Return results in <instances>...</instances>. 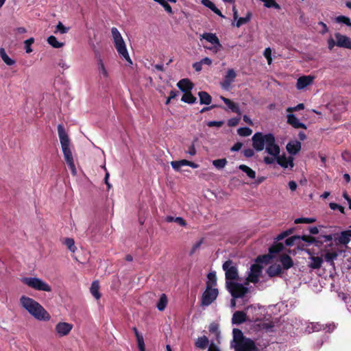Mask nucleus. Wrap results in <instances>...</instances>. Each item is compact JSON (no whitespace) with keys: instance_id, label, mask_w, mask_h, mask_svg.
Masks as SVG:
<instances>
[{"instance_id":"28","label":"nucleus","mask_w":351,"mask_h":351,"mask_svg":"<svg viewBox=\"0 0 351 351\" xmlns=\"http://www.w3.org/2000/svg\"><path fill=\"white\" fill-rule=\"evenodd\" d=\"M281 271L282 269L280 265L276 264L269 266L267 270V273L270 277L278 276L281 274Z\"/></svg>"},{"instance_id":"20","label":"nucleus","mask_w":351,"mask_h":351,"mask_svg":"<svg viewBox=\"0 0 351 351\" xmlns=\"http://www.w3.org/2000/svg\"><path fill=\"white\" fill-rule=\"evenodd\" d=\"M287 123L295 128H306V125L301 123L300 120L293 114H289L287 115Z\"/></svg>"},{"instance_id":"18","label":"nucleus","mask_w":351,"mask_h":351,"mask_svg":"<svg viewBox=\"0 0 351 351\" xmlns=\"http://www.w3.org/2000/svg\"><path fill=\"white\" fill-rule=\"evenodd\" d=\"M201 37H202V38L205 39L210 43L218 47L219 48H221L222 47L221 45L220 44L218 37L216 36L215 34L204 33L202 35H201Z\"/></svg>"},{"instance_id":"35","label":"nucleus","mask_w":351,"mask_h":351,"mask_svg":"<svg viewBox=\"0 0 351 351\" xmlns=\"http://www.w3.org/2000/svg\"><path fill=\"white\" fill-rule=\"evenodd\" d=\"M167 295L165 293H162L159 299V301L156 304V307L160 311H162L165 309L167 304Z\"/></svg>"},{"instance_id":"30","label":"nucleus","mask_w":351,"mask_h":351,"mask_svg":"<svg viewBox=\"0 0 351 351\" xmlns=\"http://www.w3.org/2000/svg\"><path fill=\"white\" fill-rule=\"evenodd\" d=\"M280 261L285 269L291 268L293 265L291 258L287 254L282 255L280 256Z\"/></svg>"},{"instance_id":"6","label":"nucleus","mask_w":351,"mask_h":351,"mask_svg":"<svg viewBox=\"0 0 351 351\" xmlns=\"http://www.w3.org/2000/svg\"><path fill=\"white\" fill-rule=\"evenodd\" d=\"M218 289L216 288H212L210 282H207L206 289L203 293L201 300V304L202 306L210 305L217 297Z\"/></svg>"},{"instance_id":"47","label":"nucleus","mask_w":351,"mask_h":351,"mask_svg":"<svg viewBox=\"0 0 351 351\" xmlns=\"http://www.w3.org/2000/svg\"><path fill=\"white\" fill-rule=\"evenodd\" d=\"M204 243V239L202 238L199 241H198L197 242H196L192 247L191 251H190V253L189 254L191 256L193 255L199 247L200 246L202 245V243Z\"/></svg>"},{"instance_id":"4","label":"nucleus","mask_w":351,"mask_h":351,"mask_svg":"<svg viewBox=\"0 0 351 351\" xmlns=\"http://www.w3.org/2000/svg\"><path fill=\"white\" fill-rule=\"evenodd\" d=\"M111 33L113 38L115 48L119 56L125 60L130 64H132V61L128 52L125 43L121 35V33L117 27H112Z\"/></svg>"},{"instance_id":"62","label":"nucleus","mask_w":351,"mask_h":351,"mask_svg":"<svg viewBox=\"0 0 351 351\" xmlns=\"http://www.w3.org/2000/svg\"><path fill=\"white\" fill-rule=\"evenodd\" d=\"M242 146H243L242 143L237 142L231 147V151L237 152L241 149Z\"/></svg>"},{"instance_id":"13","label":"nucleus","mask_w":351,"mask_h":351,"mask_svg":"<svg viewBox=\"0 0 351 351\" xmlns=\"http://www.w3.org/2000/svg\"><path fill=\"white\" fill-rule=\"evenodd\" d=\"M335 36L337 40V46L339 47L346 48L351 49V38L342 35L339 33H336Z\"/></svg>"},{"instance_id":"15","label":"nucleus","mask_w":351,"mask_h":351,"mask_svg":"<svg viewBox=\"0 0 351 351\" xmlns=\"http://www.w3.org/2000/svg\"><path fill=\"white\" fill-rule=\"evenodd\" d=\"M315 79L312 75H304L299 77L297 80L296 87L298 90H302L307 86L311 84Z\"/></svg>"},{"instance_id":"61","label":"nucleus","mask_w":351,"mask_h":351,"mask_svg":"<svg viewBox=\"0 0 351 351\" xmlns=\"http://www.w3.org/2000/svg\"><path fill=\"white\" fill-rule=\"evenodd\" d=\"M223 124V122L222 121H209L208 123V126L209 127H221Z\"/></svg>"},{"instance_id":"45","label":"nucleus","mask_w":351,"mask_h":351,"mask_svg":"<svg viewBox=\"0 0 351 351\" xmlns=\"http://www.w3.org/2000/svg\"><path fill=\"white\" fill-rule=\"evenodd\" d=\"M237 132L241 136H249L252 134V130L249 128H240L238 129Z\"/></svg>"},{"instance_id":"40","label":"nucleus","mask_w":351,"mask_h":351,"mask_svg":"<svg viewBox=\"0 0 351 351\" xmlns=\"http://www.w3.org/2000/svg\"><path fill=\"white\" fill-rule=\"evenodd\" d=\"M48 43L54 48H60L64 45V43L58 41L54 36H50L47 38Z\"/></svg>"},{"instance_id":"56","label":"nucleus","mask_w":351,"mask_h":351,"mask_svg":"<svg viewBox=\"0 0 351 351\" xmlns=\"http://www.w3.org/2000/svg\"><path fill=\"white\" fill-rule=\"evenodd\" d=\"M243 155L246 158H250V157H252L254 155V150L252 149H250V148L245 149L243 151Z\"/></svg>"},{"instance_id":"44","label":"nucleus","mask_w":351,"mask_h":351,"mask_svg":"<svg viewBox=\"0 0 351 351\" xmlns=\"http://www.w3.org/2000/svg\"><path fill=\"white\" fill-rule=\"evenodd\" d=\"M64 244L71 252H74L75 251L76 247L75 246V241L73 239L66 238L64 241Z\"/></svg>"},{"instance_id":"59","label":"nucleus","mask_w":351,"mask_h":351,"mask_svg":"<svg viewBox=\"0 0 351 351\" xmlns=\"http://www.w3.org/2000/svg\"><path fill=\"white\" fill-rule=\"evenodd\" d=\"M263 161L265 164L267 165H271L273 164L275 161H276V159L275 158V157L274 156H271V157H269V156H265L263 158Z\"/></svg>"},{"instance_id":"17","label":"nucleus","mask_w":351,"mask_h":351,"mask_svg":"<svg viewBox=\"0 0 351 351\" xmlns=\"http://www.w3.org/2000/svg\"><path fill=\"white\" fill-rule=\"evenodd\" d=\"M287 150L291 155H295L301 149V143L298 141H293L287 143Z\"/></svg>"},{"instance_id":"39","label":"nucleus","mask_w":351,"mask_h":351,"mask_svg":"<svg viewBox=\"0 0 351 351\" xmlns=\"http://www.w3.org/2000/svg\"><path fill=\"white\" fill-rule=\"evenodd\" d=\"M208 344V339L206 336H202L201 337H199L196 342L195 346L201 349H204Z\"/></svg>"},{"instance_id":"21","label":"nucleus","mask_w":351,"mask_h":351,"mask_svg":"<svg viewBox=\"0 0 351 351\" xmlns=\"http://www.w3.org/2000/svg\"><path fill=\"white\" fill-rule=\"evenodd\" d=\"M308 266L313 269H319L323 263V258L319 256H311Z\"/></svg>"},{"instance_id":"2","label":"nucleus","mask_w":351,"mask_h":351,"mask_svg":"<svg viewBox=\"0 0 351 351\" xmlns=\"http://www.w3.org/2000/svg\"><path fill=\"white\" fill-rule=\"evenodd\" d=\"M21 305L36 319L38 321H49L51 319L49 313L44 307L34 299L23 295L20 298Z\"/></svg>"},{"instance_id":"8","label":"nucleus","mask_w":351,"mask_h":351,"mask_svg":"<svg viewBox=\"0 0 351 351\" xmlns=\"http://www.w3.org/2000/svg\"><path fill=\"white\" fill-rule=\"evenodd\" d=\"M265 152L271 156L275 157V158L280 155V149L276 143V139L273 134L271 136H269L267 138Z\"/></svg>"},{"instance_id":"52","label":"nucleus","mask_w":351,"mask_h":351,"mask_svg":"<svg viewBox=\"0 0 351 351\" xmlns=\"http://www.w3.org/2000/svg\"><path fill=\"white\" fill-rule=\"evenodd\" d=\"M136 339H137L138 346L140 351H145L143 337L138 336V338Z\"/></svg>"},{"instance_id":"33","label":"nucleus","mask_w":351,"mask_h":351,"mask_svg":"<svg viewBox=\"0 0 351 351\" xmlns=\"http://www.w3.org/2000/svg\"><path fill=\"white\" fill-rule=\"evenodd\" d=\"M337 240L338 243L340 244L347 245L350 241V237L348 230L342 231Z\"/></svg>"},{"instance_id":"31","label":"nucleus","mask_w":351,"mask_h":351,"mask_svg":"<svg viewBox=\"0 0 351 351\" xmlns=\"http://www.w3.org/2000/svg\"><path fill=\"white\" fill-rule=\"evenodd\" d=\"M90 291L95 299L99 300L101 298V294L99 293V284L98 281L95 280L92 282Z\"/></svg>"},{"instance_id":"36","label":"nucleus","mask_w":351,"mask_h":351,"mask_svg":"<svg viewBox=\"0 0 351 351\" xmlns=\"http://www.w3.org/2000/svg\"><path fill=\"white\" fill-rule=\"evenodd\" d=\"M0 56L7 65L12 66L15 64V61L7 55L3 48L0 49Z\"/></svg>"},{"instance_id":"11","label":"nucleus","mask_w":351,"mask_h":351,"mask_svg":"<svg viewBox=\"0 0 351 351\" xmlns=\"http://www.w3.org/2000/svg\"><path fill=\"white\" fill-rule=\"evenodd\" d=\"M283 247L284 246L282 243H277L276 245L271 246L269 247V254L257 257L256 261L261 263L267 262L269 259L274 257V254H277L280 252L281 250H282Z\"/></svg>"},{"instance_id":"58","label":"nucleus","mask_w":351,"mask_h":351,"mask_svg":"<svg viewBox=\"0 0 351 351\" xmlns=\"http://www.w3.org/2000/svg\"><path fill=\"white\" fill-rule=\"evenodd\" d=\"M208 278L209 281L212 282V284L210 282L211 286L213 285H215L216 284L217 278H216V275L215 273H209L208 274Z\"/></svg>"},{"instance_id":"37","label":"nucleus","mask_w":351,"mask_h":351,"mask_svg":"<svg viewBox=\"0 0 351 351\" xmlns=\"http://www.w3.org/2000/svg\"><path fill=\"white\" fill-rule=\"evenodd\" d=\"M165 221L169 223L176 222L180 225L181 226H185L186 225L185 220L180 217H173L172 216H167L165 218Z\"/></svg>"},{"instance_id":"57","label":"nucleus","mask_w":351,"mask_h":351,"mask_svg":"<svg viewBox=\"0 0 351 351\" xmlns=\"http://www.w3.org/2000/svg\"><path fill=\"white\" fill-rule=\"evenodd\" d=\"M171 165L172 168L177 171H180V168L182 167V165L179 162V160L172 161L171 162Z\"/></svg>"},{"instance_id":"50","label":"nucleus","mask_w":351,"mask_h":351,"mask_svg":"<svg viewBox=\"0 0 351 351\" xmlns=\"http://www.w3.org/2000/svg\"><path fill=\"white\" fill-rule=\"evenodd\" d=\"M315 221V219L314 218H298L295 220V223H311Z\"/></svg>"},{"instance_id":"38","label":"nucleus","mask_w":351,"mask_h":351,"mask_svg":"<svg viewBox=\"0 0 351 351\" xmlns=\"http://www.w3.org/2000/svg\"><path fill=\"white\" fill-rule=\"evenodd\" d=\"M182 101L187 103V104H194L197 99L194 97L191 91L185 93L181 98Z\"/></svg>"},{"instance_id":"55","label":"nucleus","mask_w":351,"mask_h":351,"mask_svg":"<svg viewBox=\"0 0 351 351\" xmlns=\"http://www.w3.org/2000/svg\"><path fill=\"white\" fill-rule=\"evenodd\" d=\"M301 239L302 241H304L306 243H313L316 242V239L315 237H313L311 236L303 235L301 237Z\"/></svg>"},{"instance_id":"60","label":"nucleus","mask_w":351,"mask_h":351,"mask_svg":"<svg viewBox=\"0 0 351 351\" xmlns=\"http://www.w3.org/2000/svg\"><path fill=\"white\" fill-rule=\"evenodd\" d=\"M239 118H232L228 120V125L230 127L236 126L239 121Z\"/></svg>"},{"instance_id":"51","label":"nucleus","mask_w":351,"mask_h":351,"mask_svg":"<svg viewBox=\"0 0 351 351\" xmlns=\"http://www.w3.org/2000/svg\"><path fill=\"white\" fill-rule=\"evenodd\" d=\"M69 27H66L61 22H59L56 26V30L60 34H65L69 31Z\"/></svg>"},{"instance_id":"42","label":"nucleus","mask_w":351,"mask_h":351,"mask_svg":"<svg viewBox=\"0 0 351 351\" xmlns=\"http://www.w3.org/2000/svg\"><path fill=\"white\" fill-rule=\"evenodd\" d=\"M213 165L218 169H221L227 165L228 161L226 158L214 160L212 162Z\"/></svg>"},{"instance_id":"22","label":"nucleus","mask_w":351,"mask_h":351,"mask_svg":"<svg viewBox=\"0 0 351 351\" xmlns=\"http://www.w3.org/2000/svg\"><path fill=\"white\" fill-rule=\"evenodd\" d=\"M220 98L226 104V105L228 106V108L230 110H231L232 112H234L238 114H241V112L240 108L237 104H235L234 102L231 101L230 99H228L223 96H221Z\"/></svg>"},{"instance_id":"48","label":"nucleus","mask_w":351,"mask_h":351,"mask_svg":"<svg viewBox=\"0 0 351 351\" xmlns=\"http://www.w3.org/2000/svg\"><path fill=\"white\" fill-rule=\"evenodd\" d=\"M336 21L338 23H343L351 27V21L348 17L340 16L336 18Z\"/></svg>"},{"instance_id":"26","label":"nucleus","mask_w":351,"mask_h":351,"mask_svg":"<svg viewBox=\"0 0 351 351\" xmlns=\"http://www.w3.org/2000/svg\"><path fill=\"white\" fill-rule=\"evenodd\" d=\"M233 334V341L235 345H239L243 340L246 337L243 336L242 331L238 328H234L232 330Z\"/></svg>"},{"instance_id":"27","label":"nucleus","mask_w":351,"mask_h":351,"mask_svg":"<svg viewBox=\"0 0 351 351\" xmlns=\"http://www.w3.org/2000/svg\"><path fill=\"white\" fill-rule=\"evenodd\" d=\"M97 66H98V72L100 77L107 79L109 76L108 72L106 69L103 60L99 58L97 60Z\"/></svg>"},{"instance_id":"3","label":"nucleus","mask_w":351,"mask_h":351,"mask_svg":"<svg viewBox=\"0 0 351 351\" xmlns=\"http://www.w3.org/2000/svg\"><path fill=\"white\" fill-rule=\"evenodd\" d=\"M58 133L64 160L69 168L71 169L72 174L75 176L77 171L71 149V141L64 126L61 124L58 125Z\"/></svg>"},{"instance_id":"19","label":"nucleus","mask_w":351,"mask_h":351,"mask_svg":"<svg viewBox=\"0 0 351 351\" xmlns=\"http://www.w3.org/2000/svg\"><path fill=\"white\" fill-rule=\"evenodd\" d=\"M178 87L184 93L189 92L193 88V83L187 78L182 79L177 84Z\"/></svg>"},{"instance_id":"9","label":"nucleus","mask_w":351,"mask_h":351,"mask_svg":"<svg viewBox=\"0 0 351 351\" xmlns=\"http://www.w3.org/2000/svg\"><path fill=\"white\" fill-rule=\"evenodd\" d=\"M262 266L258 264H253L250 267V270L248 274V276L247 278V282H245V285H248V282L252 283H256L259 280V277L262 273Z\"/></svg>"},{"instance_id":"16","label":"nucleus","mask_w":351,"mask_h":351,"mask_svg":"<svg viewBox=\"0 0 351 351\" xmlns=\"http://www.w3.org/2000/svg\"><path fill=\"white\" fill-rule=\"evenodd\" d=\"M236 76L237 74L234 69H228L226 75H225L223 82L221 83L222 88L224 89H228L230 84L234 82Z\"/></svg>"},{"instance_id":"41","label":"nucleus","mask_w":351,"mask_h":351,"mask_svg":"<svg viewBox=\"0 0 351 351\" xmlns=\"http://www.w3.org/2000/svg\"><path fill=\"white\" fill-rule=\"evenodd\" d=\"M264 3V5L268 8H275L276 10H280V5L276 2L275 0H260Z\"/></svg>"},{"instance_id":"34","label":"nucleus","mask_w":351,"mask_h":351,"mask_svg":"<svg viewBox=\"0 0 351 351\" xmlns=\"http://www.w3.org/2000/svg\"><path fill=\"white\" fill-rule=\"evenodd\" d=\"M239 169L246 173V175L251 179L256 178V172L245 165H240Z\"/></svg>"},{"instance_id":"7","label":"nucleus","mask_w":351,"mask_h":351,"mask_svg":"<svg viewBox=\"0 0 351 351\" xmlns=\"http://www.w3.org/2000/svg\"><path fill=\"white\" fill-rule=\"evenodd\" d=\"M271 135L270 133L263 134L261 132H256L252 138L254 149L257 152L263 150L267 144V138Z\"/></svg>"},{"instance_id":"63","label":"nucleus","mask_w":351,"mask_h":351,"mask_svg":"<svg viewBox=\"0 0 351 351\" xmlns=\"http://www.w3.org/2000/svg\"><path fill=\"white\" fill-rule=\"evenodd\" d=\"M186 153L191 156H195L196 154V149L194 145H191L189 147Z\"/></svg>"},{"instance_id":"25","label":"nucleus","mask_w":351,"mask_h":351,"mask_svg":"<svg viewBox=\"0 0 351 351\" xmlns=\"http://www.w3.org/2000/svg\"><path fill=\"white\" fill-rule=\"evenodd\" d=\"M339 254L337 251H326L324 258V260L330 265H334V261L337 259Z\"/></svg>"},{"instance_id":"14","label":"nucleus","mask_w":351,"mask_h":351,"mask_svg":"<svg viewBox=\"0 0 351 351\" xmlns=\"http://www.w3.org/2000/svg\"><path fill=\"white\" fill-rule=\"evenodd\" d=\"M73 328V325L67 322H59L56 326V331L60 337L67 335Z\"/></svg>"},{"instance_id":"53","label":"nucleus","mask_w":351,"mask_h":351,"mask_svg":"<svg viewBox=\"0 0 351 351\" xmlns=\"http://www.w3.org/2000/svg\"><path fill=\"white\" fill-rule=\"evenodd\" d=\"M329 206L332 210L338 209L341 213H344V208L336 203H330Z\"/></svg>"},{"instance_id":"12","label":"nucleus","mask_w":351,"mask_h":351,"mask_svg":"<svg viewBox=\"0 0 351 351\" xmlns=\"http://www.w3.org/2000/svg\"><path fill=\"white\" fill-rule=\"evenodd\" d=\"M277 163L282 168L292 169L294 166L293 156L287 157L285 155H279L276 158Z\"/></svg>"},{"instance_id":"24","label":"nucleus","mask_w":351,"mask_h":351,"mask_svg":"<svg viewBox=\"0 0 351 351\" xmlns=\"http://www.w3.org/2000/svg\"><path fill=\"white\" fill-rule=\"evenodd\" d=\"M202 4L204 5L205 7L210 9L213 12H215L218 16H219L222 18L224 17V16L222 14L221 12L210 0H202Z\"/></svg>"},{"instance_id":"43","label":"nucleus","mask_w":351,"mask_h":351,"mask_svg":"<svg viewBox=\"0 0 351 351\" xmlns=\"http://www.w3.org/2000/svg\"><path fill=\"white\" fill-rule=\"evenodd\" d=\"M250 19H251L250 13H247V14L245 17H240V18L238 17V19H237V24H236L237 27H239L242 25L248 23L250 21Z\"/></svg>"},{"instance_id":"64","label":"nucleus","mask_w":351,"mask_h":351,"mask_svg":"<svg viewBox=\"0 0 351 351\" xmlns=\"http://www.w3.org/2000/svg\"><path fill=\"white\" fill-rule=\"evenodd\" d=\"M202 64L200 61L196 62L193 64V69L197 72H199L202 70Z\"/></svg>"},{"instance_id":"1","label":"nucleus","mask_w":351,"mask_h":351,"mask_svg":"<svg viewBox=\"0 0 351 351\" xmlns=\"http://www.w3.org/2000/svg\"><path fill=\"white\" fill-rule=\"evenodd\" d=\"M222 269L225 271L226 287L231 295L234 298L243 297L248 292V288L235 282L239 279L237 264L232 260H228L223 263Z\"/></svg>"},{"instance_id":"54","label":"nucleus","mask_w":351,"mask_h":351,"mask_svg":"<svg viewBox=\"0 0 351 351\" xmlns=\"http://www.w3.org/2000/svg\"><path fill=\"white\" fill-rule=\"evenodd\" d=\"M304 108V105L303 104H299L295 107H289L287 109L288 112H291L293 111H297L303 110Z\"/></svg>"},{"instance_id":"32","label":"nucleus","mask_w":351,"mask_h":351,"mask_svg":"<svg viewBox=\"0 0 351 351\" xmlns=\"http://www.w3.org/2000/svg\"><path fill=\"white\" fill-rule=\"evenodd\" d=\"M258 326L261 330H264L267 332H271L273 331L274 323L272 321L265 320L258 324Z\"/></svg>"},{"instance_id":"5","label":"nucleus","mask_w":351,"mask_h":351,"mask_svg":"<svg viewBox=\"0 0 351 351\" xmlns=\"http://www.w3.org/2000/svg\"><path fill=\"white\" fill-rule=\"evenodd\" d=\"M22 282L28 287L37 290L46 292H51V287L40 278L36 277H27L22 279Z\"/></svg>"},{"instance_id":"10","label":"nucleus","mask_w":351,"mask_h":351,"mask_svg":"<svg viewBox=\"0 0 351 351\" xmlns=\"http://www.w3.org/2000/svg\"><path fill=\"white\" fill-rule=\"evenodd\" d=\"M236 351H257V348L252 339L245 338L239 345L234 346Z\"/></svg>"},{"instance_id":"29","label":"nucleus","mask_w":351,"mask_h":351,"mask_svg":"<svg viewBox=\"0 0 351 351\" xmlns=\"http://www.w3.org/2000/svg\"><path fill=\"white\" fill-rule=\"evenodd\" d=\"M200 104L209 105L212 101L211 96L205 91H200L198 93Z\"/></svg>"},{"instance_id":"46","label":"nucleus","mask_w":351,"mask_h":351,"mask_svg":"<svg viewBox=\"0 0 351 351\" xmlns=\"http://www.w3.org/2000/svg\"><path fill=\"white\" fill-rule=\"evenodd\" d=\"M263 55L267 59L268 64H271L272 62V58H271V50L269 47H267L265 49L263 52Z\"/></svg>"},{"instance_id":"23","label":"nucleus","mask_w":351,"mask_h":351,"mask_svg":"<svg viewBox=\"0 0 351 351\" xmlns=\"http://www.w3.org/2000/svg\"><path fill=\"white\" fill-rule=\"evenodd\" d=\"M246 313L243 311H236L232 318L233 324H241L246 321Z\"/></svg>"},{"instance_id":"49","label":"nucleus","mask_w":351,"mask_h":351,"mask_svg":"<svg viewBox=\"0 0 351 351\" xmlns=\"http://www.w3.org/2000/svg\"><path fill=\"white\" fill-rule=\"evenodd\" d=\"M34 42V39L33 38H30L27 40H26L24 43L25 45V51L27 53H31L32 51V49L31 48V45L33 44Z\"/></svg>"}]
</instances>
